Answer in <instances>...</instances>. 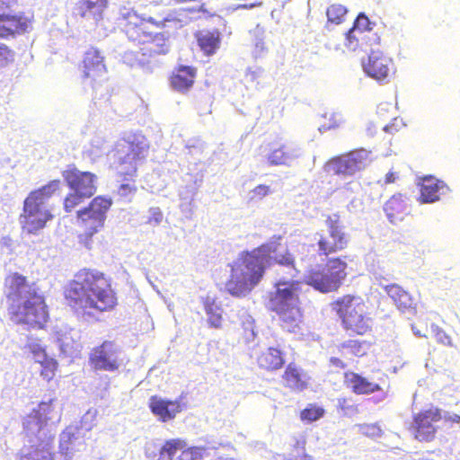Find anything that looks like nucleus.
Listing matches in <instances>:
<instances>
[{"mask_svg":"<svg viewBox=\"0 0 460 460\" xmlns=\"http://www.w3.org/2000/svg\"><path fill=\"white\" fill-rule=\"evenodd\" d=\"M216 10L201 4L197 7L180 8L171 12L161 20L152 16L146 17L134 9H125L119 17V26L127 39L138 46L139 51L137 62L144 66L158 56H164L170 51V36L164 31H154L152 28L164 30L170 25L176 29L188 24L198 13L207 16L215 15Z\"/></svg>","mask_w":460,"mask_h":460,"instance_id":"nucleus-1","label":"nucleus"},{"mask_svg":"<svg viewBox=\"0 0 460 460\" xmlns=\"http://www.w3.org/2000/svg\"><path fill=\"white\" fill-rule=\"evenodd\" d=\"M281 235H273L268 242L251 251L242 252L230 264L231 273L226 283V290L234 296H243L262 279L265 271L279 265L297 271L294 254L286 249L279 252Z\"/></svg>","mask_w":460,"mask_h":460,"instance_id":"nucleus-2","label":"nucleus"},{"mask_svg":"<svg viewBox=\"0 0 460 460\" xmlns=\"http://www.w3.org/2000/svg\"><path fill=\"white\" fill-rule=\"evenodd\" d=\"M64 296L66 305L82 315L110 312L118 305L111 279L103 272L90 268L75 273Z\"/></svg>","mask_w":460,"mask_h":460,"instance_id":"nucleus-3","label":"nucleus"},{"mask_svg":"<svg viewBox=\"0 0 460 460\" xmlns=\"http://www.w3.org/2000/svg\"><path fill=\"white\" fill-rule=\"evenodd\" d=\"M3 293L11 321L30 329L45 328L49 320L45 296L26 276L9 272L4 279Z\"/></svg>","mask_w":460,"mask_h":460,"instance_id":"nucleus-4","label":"nucleus"},{"mask_svg":"<svg viewBox=\"0 0 460 460\" xmlns=\"http://www.w3.org/2000/svg\"><path fill=\"white\" fill-rule=\"evenodd\" d=\"M59 420L60 415L55 410L53 400L41 402L22 418V434L31 443V449L22 456V460H54L53 426Z\"/></svg>","mask_w":460,"mask_h":460,"instance_id":"nucleus-5","label":"nucleus"},{"mask_svg":"<svg viewBox=\"0 0 460 460\" xmlns=\"http://www.w3.org/2000/svg\"><path fill=\"white\" fill-rule=\"evenodd\" d=\"M150 143L141 132H130L121 137L111 149L112 166L122 181L118 187V195L128 198L137 192L134 178L137 174L138 162L148 154Z\"/></svg>","mask_w":460,"mask_h":460,"instance_id":"nucleus-6","label":"nucleus"},{"mask_svg":"<svg viewBox=\"0 0 460 460\" xmlns=\"http://www.w3.org/2000/svg\"><path fill=\"white\" fill-rule=\"evenodd\" d=\"M300 292L299 281H279L269 295V309L277 314L280 326L289 332L300 331L304 323Z\"/></svg>","mask_w":460,"mask_h":460,"instance_id":"nucleus-7","label":"nucleus"},{"mask_svg":"<svg viewBox=\"0 0 460 460\" xmlns=\"http://www.w3.org/2000/svg\"><path fill=\"white\" fill-rule=\"evenodd\" d=\"M332 309L341 320L342 329L351 337L368 335L373 319L367 302L360 296L346 294L332 303Z\"/></svg>","mask_w":460,"mask_h":460,"instance_id":"nucleus-8","label":"nucleus"},{"mask_svg":"<svg viewBox=\"0 0 460 460\" xmlns=\"http://www.w3.org/2000/svg\"><path fill=\"white\" fill-rule=\"evenodd\" d=\"M59 190L60 181L53 180L28 194L19 217L22 231L35 234L53 219L54 216L46 208V203Z\"/></svg>","mask_w":460,"mask_h":460,"instance_id":"nucleus-9","label":"nucleus"},{"mask_svg":"<svg viewBox=\"0 0 460 460\" xmlns=\"http://www.w3.org/2000/svg\"><path fill=\"white\" fill-rule=\"evenodd\" d=\"M112 203L111 198L99 195L86 207L76 211L77 225L81 229L78 240L84 247L92 248L93 237L103 228L107 212Z\"/></svg>","mask_w":460,"mask_h":460,"instance_id":"nucleus-10","label":"nucleus"},{"mask_svg":"<svg viewBox=\"0 0 460 460\" xmlns=\"http://www.w3.org/2000/svg\"><path fill=\"white\" fill-rule=\"evenodd\" d=\"M347 263L341 257L327 261L326 271L311 270L305 278V282L321 293L337 291L347 277Z\"/></svg>","mask_w":460,"mask_h":460,"instance_id":"nucleus-11","label":"nucleus"},{"mask_svg":"<svg viewBox=\"0 0 460 460\" xmlns=\"http://www.w3.org/2000/svg\"><path fill=\"white\" fill-rule=\"evenodd\" d=\"M328 234H317V252L325 257L344 251L349 243V236L340 214H329L325 217Z\"/></svg>","mask_w":460,"mask_h":460,"instance_id":"nucleus-12","label":"nucleus"},{"mask_svg":"<svg viewBox=\"0 0 460 460\" xmlns=\"http://www.w3.org/2000/svg\"><path fill=\"white\" fill-rule=\"evenodd\" d=\"M442 420V411L435 406L420 410L412 415L409 430L419 442L429 443L435 440L438 433L437 423Z\"/></svg>","mask_w":460,"mask_h":460,"instance_id":"nucleus-13","label":"nucleus"},{"mask_svg":"<svg viewBox=\"0 0 460 460\" xmlns=\"http://www.w3.org/2000/svg\"><path fill=\"white\" fill-rule=\"evenodd\" d=\"M81 77L87 81L93 89L101 86L107 81V66L105 58L101 50L95 47H90L84 54L80 65Z\"/></svg>","mask_w":460,"mask_h":460,"instance_id":"nucleus-14","label":"nucleus"},{"mask_svg":"<svg viewBox=\"0 0 460 460\" xmlns=\"http://www.w3.org/2000/svg\"><path fill=\"white\" fill-rule=\"evenodd\" d=\"M370 152L364 149H355L341 155L331 158L326 166L333 174L351 176L366 168L370 162Z\"/></svg>","mask_w":460,"mask_h":460,"instance_id":"nucleus-15","label":"nucleus"},{"mask_svg":"<svg viewBox=\"0 0 460 460\" xmlns=\"http://www.w3.org/2000/svg\"><path fill=\"white\" fill-rule=\"evenodd\" d=\"M31 19L22 12H15L9 3L0 2V38L9 39L28 31Z\"/></svg>","mask_w":460,"mask_h":460,"instance_id":"nucleus-16","label":"nucleus"},{"mask_svg":"<svg viewBox=\"0 0 460 460\" xmlns=\"http://www.w3.org/2000/svg\"><path fill=\"white\" fill-rule=\"evenodd\" d=\"M120 350L114 341H104L94 347L89 355V363L94 370L118 371L121 366Z\"/></svg>","mask_w":460,"mask_h":460,"instance_id":"nucleus-17","label":"nucleus"},{"mask_svg":"<svg viewBox=\"0 0 460 460\" xmlns=\"http://www.w3.org/2000/svg\"><path fill=\"white\" fill-rule=\"evenodd\" d=\"M365 73L377 81H385L394 72V64L391 57L381 49H372L366 61L363 62Z\"/></svg>","mask_w":460,"mask_h":460,"instance_id":"nucleus-18","label":"nucleus"},{"mask_svg":"<svg viewBox=\"0 0 460 460\" xmlns=\"http://www.w3.org/2000/svg\"><path fill=\"white\" fill-rule=\"evenodd\" d=\"M62 177L66 186L74 191L91 198L96 192V175L90 172L79 171L75 164H69L62 172Z\"/></svg>","mask_w":460,"mask_h":460,"instance_id":"nucleus-19","label":"nucleus"},{"mask_svg":"<svg viewBox=\"0 0 460 460\" xmlns=\"http://www.w3.org/2000/svg\"><path fill=\"white\" fill-rule=\"evenodd\" d=\"M148 407L151 412L163 422L173 420L183 410L180 399L168 400L158 395H152L149 398Z\"/></svg>","mask_w":460,"mask_h":460,"instance_id":"nucleus-20","label":"nucleus"},{"mask_svg":"<svg viewBox=\"0 0 460 460\" xmlns=\"http://www.w3.org/2000/svg\"><path fill=\"white\" fill-rule=\"evenodd\" d=\"M281 380L285 388L291 392L300 393L307 389L310 377L297 364L290 362L287 365Z\"/></svg>","mask_w":460,"mask_h":460,"instance_id":"nucleus-21","label":"nucleus"},{"mask_svg":"<svg viewBox=\"0 0 460 460\" xmlns=\"http://www.w3.org/2000/svg\"><path fill=\"white\" fill-rule=\"evenodd\" d=\"M419 186L420 203H434L448 191L447 185L433 176L423 177Z\"/></svg>","mask_w":460,"mask_h":460,"instance_id":"nucleus-22","label":"nucleus"},{"mask_svg":"<svg viewBox=\"0 0 460 460\" xmlns=\"http://www.w3.org/2000/svg\"><path fill=\"white\" fill-rule=\"evenodd\" d=\"M343 385L358 395L371 394L382 391L379 384L370 382L367 378L353 371L344 372Z\"/></svg>","mask_w":460,"mask_h":460,"instance_id":"nucleus-23","label":"nucleus"},{"mask_svg":"<svg viewBox=\"0 0 460 460\" xmlns=\"http://www.w3.org/2000/svg\"><path fill=\"white\" fill-rule=\"evenodd\" d=\"M84 446L83 438L75 428H66L60 434L58 451L60 455L71 459L75 452Z\"/></svg>","mask_w":460,"mask_h":460,"instance_id":"nucleus-24","label":"nucleus"},{"mask_svg":"<svg viewBox=\"0 0 460 460\" xmlns=\"http://www.w3.org/2000/svg\"><path fill=\"white\" fill-rule=\"evenodd\" d=\"M384 210L389 221L396 224L410 214L409 199L401 193L394 194L385 203Z\"/></svg>","mask_w":460,"mask_h":460,"instance_id":"nucleus-25","label":"nucleus"},{"mask_svg":"<svg viewBox=\"0 0 460 460\" xmlns=\"http://www.w3.org/2000/svg\"><path fill=\"white\" fill-rule=\"evenodd\" d=\"M109 0H80L76 4L77 14L98 22L103 19Z\"/></svg>","mask_w":460,"mask_h":460,"instance_id":"nucleus-26","label":"nucleus"},{"mask_svg":"<svg viewBox=\"0 0 460 460\" xmlns=\"http://www.w3.org/2000/svg\"><path fill=\"white\" fill-rule=\"evenodd\" d=\"M197 69L191 66H179L170 76L172 88L178 92H187L192 87Z\"/></svg>","mask_w":460,"mask_h":460,"instance_id":"nucleus-27","label":"nucleus"},{"mask_svg":"<svg viewBox=\"0 0 460 460\" xmlns=\"http://www.w3.org/2000/svg\"><path fill=\"white\" fill-rule=\"evenodd\" d=\"M258 367L267 372L277 371L285 364L284 353L275 347L262 350L256 358Z\"/></svg>","mask_w":460,"mask_h":460,"instance_id":"nucleus-28","label":"nucleus"},{"mask_svg":"<svg viewBox=\"0 0 460 460\" xmlns=\"http://www.w3.org/2000/svg\"><path fill=\"white\" fill-rule=\"evenodd\" d=\"M386 294L393 299L397 308L402 312H411L416 310V303L411 296L397 284H391L385 287Z\"/></svg>","mask_w":460,"mask_h":460,"instance_id":"nucleus-29","label":"nucleus"},{"mask_svg":"<svg viewBox=\"0 0 460 460\" xmlns=\"http://www.w3.org/2000/svg\"><path fill=\"white\" fill-rule=\"evenodd\" d=\"M196 40L198 46L204 55L212 56L220 48L221 32L217 29L212 31H200L196 33Z\"/></svg>","mask_w":460,"mask_h":460,"instance_id":"nucleus-30","label":"nucleus"},{"mask_svg":"<svg viewBox=\"0 0 460 460\" xmlns=\"http://www.w3.org/2000/svg\"><path fill=\"white\" fill-rule=\"evenodd\" d=\"M269 146L267 161L270 165L287 164L291 159V153L284 143L271 142Z\"/></svg>","mask_w":460,"mask_h":460,"instance_id":"nucleus-31","label":"nucleus"},{"mask_svg":"<svg viewBox=\"0 0 460 460\" xmlns=\"http://www.w3.org/2000/svg\"><path fill=\"white\" fill-rule=\"evenodd\" d=\"M369 343L364 341L349 340L338 345L337 349L343 357L361 358L367 354Z\"/></svg>","mask_w":460,"mask_h":460,"instance_id":"nucleus-32","label":"nucleus"},{"mask_svg":"<svg viewBox=\"0 0 460 460\" xmlns=\"http://www.w3.org/2000/svg\"><path fill=\"white\" fill-rule=\"evenodd\" d=\"M204 310L208 315V323L210 327L218 329L222 326L223 309L216 303L214 298L207 296L203 300Z\"/></svg>","mask_w":460,"mask_h":460,"instance_id":"nucleus-33","label":"nucleus"},{"mask_svg":"<svg viewBox=\"0 0 460 460\" xmlns=\"http://www.w3.org/2000/svg\"><path fill=\"white\" fill-rule=\"evenodd\" d=\"M186 440L177 438L165 440L159 449L157 460H173L176 454L185 447Z\"/></svg>","mask_w":460,"mask_h":460,"instance_id":"nucleus-34","label":"nucleus"},{"mask_svg":"<svg viewBox=\"0 0 460 460\" xmlns=\"http://www.w3.org/2000/svg\"><path fill=\"white\" fill-rule=\"evenodd\" d=\"M345 46L349 50H356L364 45L369 44V37L362 31L357 30L355 27H351L345 33Z\"/></svg>","mask_w":460,"mask_h":460,"instance_id":"nucleus-35","label":"nucleus"},{"mask_svg":"<svg viewBox=\"0 0 460 460\" xmlns=\"http://www.w3.org/2000/svg\"><path fill=\"white\" fill-rule=\"evenodd\" d=\"M325 410L322 406L315 403H308L306 407L300 411L299 418L303 422L311 423L317 421L323 418Z\"/></svg>","mask_w":460,"mask_h":460,"instance_id":"nucleus-36","label":"nucleus"},{"mask_svg":"<svg viewBox=\"0 0 460 460\" xmlns=\"http://www.w3.org/2000/svg\"><path fill=\"white\" fill-rule=\"evenodd\" d=\"M348 13L346 6L341 4H332L326 9L327 22L332 24L342 23Z\"/></svg>","mask_w":460,"mask_h":460,"instance_id":"nucleus-37","label":"nucleus"},{"mask_svg":"<svg viewBox=\"0 0 460 460\" xmlns=\"http://www.w3.org/2000/svg\"><path fill=\"white\" fill-rule=\"evenodd\" d=\"M208 456L207 448L204 447H188L181 449L178 460H202Z\"/></svg>","mask_w":460,"mask_h":460,"instance_id":"nucleus-38","label":"nucleus"},{"mask_svg":"<svg viewBox=\"0 0 460 460\" xmlns=\"http://www.w3.org/2000/svg\"><path fill=\"white\" fill-rule=\"evenodd\" d=\"M89 198L83 196V194L72 190L67 193L63 200V208L66 213L73 212L79 205L83 204L84 200Z\"/></svg>","mask_w":460,"mask_h":460,"instance_id":"nucleus-39","label":"nucleus"},{"mask_svg":"<svg viewBox=\"0 0 460 460\" xmlns=\"http://www.w3.org/2000/svg\"><path fill=\"white\" fill-rule=\"evenodd\" d=\"M305 438L297 439L288 453V460H313L305 452Z\"/></svg>","mask_w":460,"mask_h":460,"instance_id":"nucleus-40","label":"nucleus"},{"mask_svg":"<svg viewBox=\"0 0 460 460\" xmlns=\"http://www.w3.org/2000/svg\"><path fill=\"white\" fill-rule=\"evenodd\" d=\"M41 365L40 376L47 381H50L54 378L58 370V363L52 358H44L42 360H39Z\"/></svg>","mask_w":460,"mask_h":460,"instance_id":"nucleus-41","label":"nucleus"},{"mask_svg":"<svg viewBox=\"0 0 460 460\" xmlns=\"http://www.w3.org/2000/svg\"><path fill=\"white\" fill-rule=\"evenodd\" d=\"M24 349L34 358H44L47 357L46 349L40 339L28 337Z\"/></svg>","mask_w":460,"mask_h":460,"instance_id":"nucleus-42","label":"nucleus"},{"mask_svg":"<svg viewBox=\"0 0 460 460\" xmlns=\"http://www.w3.org/2000/svg\"><path fill=\"white\" fill-rule=\"evenodd\" d=\"M337 410L345 415H351L358 411V406L353 403L351 397L338 398Z\"/></svg>","mask_w":460,"mask_h":460,"instance_id":"nucleus-43","label":"nucleus"},{"mask_svg":"<svg viewBox=\"0 0 460 460\" xmlns=\"http://www.w3.org/2000/svg\"><path fill=\"white\" fill-rule=\"evenodd\" d=\"M374 23L370 22L369 18L364 13H360L353 22V27L368 35L373 30Z\"/></svg>","mask_w":460,"mask_h":460,"instance_id":"nucleus-44","label":"nucleus"},{"mask_svg":"<svg viewBox=\"0 0 460 460\" xmlns=\"http://www.w3.org/2000/svg\"><path fill=\"white\" fill-rule=\"evenodd\" d=\"M15 52L4 43H0V68L14 62Z\"/></svg>","mask_w":460,"mask_h":460,"instance_id":"nucleus-45","label":"nucleus"},{"mask_svg":"<svg viewBox=\"0 0 460 460\" xmlns=\"http://www.w3.org/2000/svg\"><path fill=\"white\" fill-rule=\"evenodd\" d=\"M362 434L369 437H376L381 434V429L376 424H363L360 426Z\"/></svg>","mask_w":460,"mask_h":460,"instance_id":"nucleus-46","label":"nucleus"},{"mask_svg":"<svg viewBox=\"0 0 460 460\" xmlns=\"http://www.w3.org/2000/svg\"><path fill=\"white\" fill-rule=\"evenodd\" d=\"M459 406L460 404H456ZM442 419L444 421L449 425L459 424L460 423V410L458 409L456 411H447L445 414H442Z\"/></svg>","mask_w":460,"mask_h":460,"instance_id":"nucleus-47","label":"nucleus"},{"mask_svg":"<svg viewBox=\"0 0 460 460\" xmlns=\"http://www.w3.org/2000/svg\"><path fill=\"white\" fill-rule=\"evenodd\" d=\"M436 339H437L438 342H439L443 345L450 346V347L453 346L451 338L444 331H438L436 333Z\"/></svg>","mask_w":460,"mask_h":460,"instance_id":"nucleus-48","label":"nucleus"},{"mask_svg":"<svg viewBox=\"0 0 460 460\" xmlns=\"http://www.w3.org/2000/svg\"><path fill=\"white\" fill-rule=\"evenodd\" d=\"M252 192H253L254 196L259 197V198H263L270 192V189L267 185L261 184V185H258L257 187H255L253 189Z\"/></svg>","mask_w":460,"mask_h":460,"instance_id":"nucleus-49","label":"nucleus"},{"mask_svg":"<svg viewBox=\"0 0 460 460\" xmlns=\"http://www.w3.org/2000/svg\"><path fill=\"white\" fill-rule=\"evenodd\" d=\"M329 362L332 366L344 369L347 367V364L338 357H331Z\"/></svg>","mask_w":460,"mask_h":460,"instance_id":"nucleus-50","label":"nucleus"},{"mask_svg":"<svg viewBox=\"0 0 460 460\" xmlns=\"http://www.w3.org/2000/svg\"><path fill=\"white\" fill-rule=\"evenodd\" d=\"M261 2L260 1H255L253 3H251V4H239L237 6L238 9H252L253 7H256V6H261Z\"/></svg>","mask_w":460,"mask_h":460,"instance_id":"nucleus-51","label":"nucleus"},{"mask_svg":"<svg viewBox=\"0 0 460 460\" xmlns=\"http://www.w3.org/2000/svg\"><path fill=\"white\" fill-rule=\"evenodd\" d=\"M396 178L397 177L394 172H389L388 173L385 174V183H386V184L393 183L395 181Z\"/></svg>","mask_w":460,"mask_h":460,"instance_id":"nucleus-52","label":"nucleus"},{"mask_svg":"<svg viewBox=\"0 0 460 460\" xmlns=\"http://www.w3.org/2000/svg\"><path fill=\"white\" fill-rule=\"evenodd\" d=\"M411 329H412V331H413V332H414V334H415L416 336H418V337H425V336H426V335H425V333H424V332H422L420 329H417V328L414 326V324H412V325H411Z\"/></svg>","mask_w":460,"mask_h":460,"instance_id":"nucleus-53","label":"nucleus"},{"mask_svg":"<svg viewBox=\"0 0 460 460\" xmlns=\"http://www.w3.org/2000/svg\"><path fill=\"white\" fill-rule=\"evenodd\" d=\"M390 128H392V126H385V127L384 128V130H385V131H386V132H391V131H390Z\"/></svg>","mask_w":460,"mask_h":460,"instance_id":"nucleus-54","label":"nucleus"}]
</instances>
